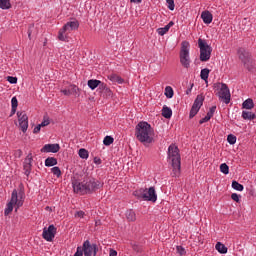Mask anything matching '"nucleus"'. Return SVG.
<instances>
[{
    "mask_svg": "<svg viewBox=\"0 0 256 256\" xmlns=\"http://www.w3.org/2000/svg\"><path fill=\"white\" fill-rule=\"evenodd\" d=\"M69 90L71 91V94H72V93H77V91H79V88L75 85H71Z\"/></svg>",
    "mask_w": 256,
    "mask_h": 256,
    "instance_id": "obj_48",
    "label": "nucleus"
},
{
    "mask_svg": "<svg viewBox=\"0 0 256 256\" xmlns=\"http://www.w3.org/2000/svg\"><path fill=\"white\" fill-rule=\"evenodd\" d=\"M255 117H256L255 114H253L252 112H249V111L242 112V118L247 119L248 121H253Z\"/></svg>",
    "mask_w": 256,
    "mask_h": 256,
    "instance_id": "obj_24",
    "label": "nucleus"
},
{
    "mask_svg": "<svg viewBox=\"0 0 256 256\" xmlns=\"http://www.w3.org/2000/svg\"><path fill=\"white\" fill-rule=\"evenodd\" d=\"M126 218L128 221H131V222L137 221V216L133 210H128L126 212Z\"/></svg>",
    "mask_w": 256,
    "mask_h": 256,
    "instance_id": "obj_26",
    "label": "nucleus"
},
{
    "mask_svg": "<svg viewBox=\"0 0 256 256\" xmlns=\"http://www.w3.org/2000/svg\"><path fill=\"white\" fill-rule=\"evenodd\" d=\"M243 109H253L255 107V104L253 103V99L248 98L245 100L242 104Z\"/></svg>",
    "mask_w": 256,
    "mask_h": 256,
    "instance_id": "obj_22",
    "label": "nucleus"
},
{
    "mask_svg": "<svg viewBox=\"0 0 256 256\" xmlns=\"http://www.w3.org/2000/svg\"><path fill=\"white\" fill-rule=\"evenodd\" d=\"M162 115L165 117V119H171L173 116V110L167 106H163L162 108Z\"/></svg>",
    "mask_w": 256,
    "mask_h": 256,
    "instance_id": "obj_21",
    "label": "nucleus"
},
{
    "mask_svg": "<svg viewBox=\"0 0 256 256\" xmlns=\"http://www.w3.org/2000/svg\"><path fill=\"white\" fill-rule=\"evenodd\" d=\"M241 198V196H239L237 193H233L232 195H231V199L233 200V201H235L236 203H239V199Z\"/></svg>",
    "mask_w": 256,
    "mask_h": 256,
    "instance_id": "obj_45",
    "label": "nucleus"
},
{
    "mask_svg": "<svg viewBox=\"0 0 256 256\" xmlns=\"http://www.w3.org/2000/svg\"><path fill=\"white\" fill-rule=\"evenodd\" d=\"M220 171L221 173H224V175H229V166L225 163L221 164Z\"/></svg>",
    "mask_w": 256,
    "mask_h": 256,
    "instance_id": "obj_36",
    "label": "nucleus"
},
{
    "mask_svg": "<svg viewBox=\"0 0 256 256\" xmlns=\"http://www.w3.org/2000/svg\"><path fill=\"white\" fill-rule=\"evenodd\" d=\"M57 233V228L55 227V225H50L48 228L45 227L43 229V233H42V237L43 239H45V241H53V239H55V235Z\"/></svg>",
    "mask_w": 256,
    "mask_h": 256,
    "instance_id": "obj_13",
    "label": "nucleus"
},
{
    "mask_svg": "<svg viewBox=\"0 0 256 256\" xmlns=\"http://www.w3.org/2000/svg\"><path fill=\"white\" fill-rule=\"evenodd\" d=\"M31 33H33V26H30L28 29V37L31 39Z\"/></svg>",
    "mask_w": 256,
    "mask_h": 256,
    "instance_id": "obj_51",
    "label": "nucleus"
},
{
    "mask_svg": "<svg viewBox=\"0 0 256 256\" xmlns=\"http://www.w3.org/2000/svg\"><path fill=\"white\" fill-rule=\"evenodd\" d=\"M83 254H84L83 248L81 246H78L74 256H83Z\"/></svg>",
    "mask_w": 256,
    "mask_h": 256,
    "instance_id": "obj_43",
    "label": "nucleus"
},
{
    "mask_svg": "<svg viewBox=\"0 0 256 256\" xmlns=\"http://www.w3.org/2000/svg\"><path fill=\"white\" fill-rule=\"evenodd\" d=\"M78 155L81 159H89V152L85 148H81Z\"/></svg>",
    "mask_w": 256,
    "mask_h": 256,
    "instance_id": "obj_31",
    "label": "nucleus"
},
{
    "mask_svg": "<svg viewBox=\"0 0 256 256\" xmlns=\"http://www.w3.org/2000/svg\"><path fill=\"white\" fill-rule=\"evenodd\" d=\"M15 113H17V108H12L11 115H15Z\"/></svg>",
    "mask_w": 256,
    "mask_h": 256,
    "instance_id": "obj_54",
    "label": "nucleus"
},
{
    "mask_svg": "<svg viewBox=\"0 0 256 256\" xmlns=\"http://www.w3.org/2000/svg\"><path fill=\"white\" fill-rule=\"evenodd\" d=\"M136 138L140 143H152L153 141V128L147 122H140L136 126Z\"/></svg>",
    "mask_w": 256,
    "mask_h": 256,
    "instance_id": "obj_3",
    "label": "nucleus"
},
{
    "mask_svg": "<svg viewBox=\"0 0 256 256\" xmlns=\"http://www.w3.org/2000/svg\"><path fill=\"white\" fill-rule=\"evenodd\" d=\"M63 28H64V31H66L67 33H71V31H75L79 29V22L77 21L68 22L63 26Z\"/></svg>",
    "mask_w": 256,
    "mask_h": 256,
    "instance_id": "obj_16",
    "label": "nucleus"
},
{
    "mask_svg": "<svg viewBox=\"0 0 256 256\" xmlns=\"http://www.w3.org/2000/svg\"><path fill=\"white\" fill-rule=\"evenodd\" d=\"M94 163H96V164L100 165V163H101V159H99V158H95V159H94Z\"/></svg>",
    "mask_w": 256,
    "mask_h": 256,
    "instance_id": "obj_53",
    "label": "nucleus"
},
{
    "mask_svg": "<svg viewBox=\"0 0 256 256\" xmlns=\"http://www.w3.org/2000/svg\"><path fill=\"white\" fill-rule=\"evenodd\" d=\"M109 256H117V252L114 249H110Z\"/></svg>",
    "mask_w": 256,
    "mask_h": 256,
    "instance_id": "obj_52",
    "label": "nucleus"
},
{
    "mask_svg": "<svg viewBox=\"0 0 256 256\" xmlns=\"http://www.w3.org/2000/svg\"><path fill=\"white\" fill-rule=\"evenodd\" d=\"M51 121L49 120V116L45 115L43 121L39 124L42 127H47Z\"/></svg>",
    "mask_w": 256,
    "mask_h": 256,
    "instance_id": "obj_39",
    "label": "nucleus"
},
{
    "mask_svg": "<svg viewBox=\"0 0 256 256\" xmlns=\"http://www.w3.org/2000/svg\"><path fill=\"white\" fill-rule=\"evenodd\" d=\"M51 173H53V175H55L56 177H61V169L57 166L51 168Z\"/></svg>",
    "mask_w": 256,
    "mask_h": 256,
    "instance_id": "obj_37",
    "label": "nucleus"
},
{
    "mask_svg": "<svg viewBox=\"0 0 256 256\" xmlns=\"http://www.w3.org/2000/svg\"><path fill=\"white\" fill-rule=\"evenodd\" d=\"M198 46L200 49V61L207 62L211 59V53L213 52V48L207 44L203 39H198Z\"/></svg>",
    "mask_w": 256,
    "mask_h": 256,
    "instance_id": "obj_6",
    "label": "nucleus"
},
{
    "mask_svg": "<svg viewBox=\"0 0 256 256\" xmlns=\"http://www.w3.org/2000/svg\"><path fill=\"white\" fill-rule=\"evenodd\" d=\"M0 9H11V0H0Z\"/></svg>",
    "mask_w": 256,
    "mask_h": 256,
    "instance_id": "obj_27",
    "label": "nucleus"
},
{
    "mask_svg": "<svg viewBox=\"0 0 256 256\" xmlns=\"http://www.w3.org/2000/svg\"><path fill=\"white\" fill-rule=\"evenodd\" d=\"M215 111H217V106H212L208 113H207V117H209L210 119L215 115Z\"/></svg>",
    "mask_w": 256,
    "mask_h": 256,
    "instance_id": "obj_38",
    "label": "nucleus"
},
{
    "mask_svg": "<svg viewBox=\"0 0 256 256\" xmlns=\"http://www.w3.org/2000/svg\"><path fill=\"white\" fill-rule=\"evenodd\" d=\"M24 201H25V197L23 192L18 193L17 190L14 189L12 191L10 203L12 205H16L17 209H19V207H23Z\"/></svg>",
    "mask_w": 256,
    "mask_h": 256,
    "instance_id": "obj_11",
    "label": "nucleus"
},
{
    "mask_svg": "<svg viewBox=\"0 0 256 256\" xmlns=\"http://www.w3.org/2000/svg\"><path fill=\"white\" fill-rule=\"evenodd\" d=\"M31 163H33V156L31 154H28L24 161V171L25 175H29L31 173Z\"/></svg>",
    "mask_w": 256,
    "mask_h": 256,
    "instance_id": "obj_15",
    "label": "nucleus"
},
{
    "mask_svg": "<svg viewBox=\"0 0 256 256\" xmlns=\"http://www.w3.org/2000/svg\"><path fill=\"white\" fill-rule=\"evenodd\" d=\"M75 219H83V217H85V212L80 210L75 212L74 214Z\"/></svg>",
    "mask_w": 256,
    "mask_h": 256,
    "instance_id": "obj_40",
    "label": "nucleus"
},
{
    "mask_svg": "<svg viewBox=\"0 0 256 256\" xmlns=\"http://www.w3.org/2000/svg\"><path fill=\"white\" fill-rule=\"evenodd\" d=\"M215 249L216 251H218V253H222V254L227 253V247L221 242L216 243Z\"/></svg>",
    "mask_w": 256,
    "mask_h": 256,
    "instance_id": "obj_23",
    "label": "nucleus"
},
{
    "mask_svg": "<svg viewBox=\"0 0 256 256\" xmlns=\"http://www.w3.org/2000/svg\"><path fill=\"white\" fill-rule=\"evenodd\" d=\"M61 93H63V95L69 96V95H71V90L64 89V90H61Z\"/></svg>",
    "mask_w": 256,
    "mask_h": 256,
    "instance_id": "obj_49",
    "label": "nucleus"
},
{
    "mask_svg": "<svg viewBox=\"0 0 256 256\" xmlns=\"http://www.w3.org/2000/svg\"><path fill=\"white\" fill-rule=\"evenodd\" d=\"M41 125L40 124H38L35 128H34V130H33V133H39V131H41Z\"/></svg>",
    "mask_w": 256,
    "mask_h": 256,
    "instance_id": "obj_50",
    "label": "nucleus"
},
{
    "mask_svg": "<svg viewBox=\"0 0 256 256\" xmlns=\"http://www.w3.org/2000/svg\"><path fill=\"white\" fill-rule=\"evenodd\" d=\"M135 195L141 197L144 201H152V203L157 201V192H155L154 187H150L149 189H140L138 192H135Z\"/></svg>",
    "mask_w": 256,
    "mask_h": 256,
    "instance_id": "obj_7",
    "label": "nucleus"
},
{
    "mask_svg": "<svg viewBox=\"0 0 256 256\" xmlns=\"http://www.w3.org/2000/svg\"><path fill=\"white\" fill-rule=\"evenodd\" d=\"M19 127L22 133H27V129H29V117L25 112H17Z\"/></svg>",
    "mask_w": 256,
    "mask_h": 256,
    "instance_id": "obj_10",
    "label": "nucleus"
},
{
    "mask_svg": "<svg viewBox=\"0 0 256 256\" xmlns=\"http://www.w3.org/2000/svg\"><path fill=\"white\" fill-rule=\"evenodd\" d=\"M189 42L184 41L181 44L180 50V63L184 69H189L191 67V57L189 56Z\"/></svg>",
    "mask_w": 256,
    "mask_h": 256,
    "instance_id": "obj_5",
    "label": "nucleus"
},
{
    "mask_svg": "<svg viewBox=\"0 0 256 256\" xmlns=\"http://www.w3.org/2000/svg\"><path fill=\"white\" fill-rule=\"evenodd\" d=\"M143 0H131V3H141Z\"/></svg>",
    "mask_w": 256,
    "mask_h": 256,
    "instance_id": "obj_55",
    "label": "nucleus"
},
{
    "mask_svg": "<svg viewBox=\"0 0 256 256\" xmlns=\"http://www.w3.org/2000/svg\"><path fill=\"white\" fill-rule=\"evenodd\" d=\"M7 81L10 82L12 85H15V83H17V77L8 76Z\"/></svg>",
    "mask_w": 256,
    "mask_h": 256,
    "instance_id": "obj_44",
    "label": "nucleus"
},
{
    "mask_svg": "<svg viewBox=\"0 0 256 256\" xmlns=\"http://www.w3.org/2000/svg\"><path fill=\"white\" fill-rule=\"evenodd\" d=\"M168 159L172 163V177H179L181 175V155L179 148L175 144L168 147Z\"/></svg>",
    "mask_w": 256,
    "mask_h": 256,
    "instance_id": "obj_2",
    "label": "nucleus"
},
{
    "mask_svg": "<svg viewBox=\"0 0 256 256\" xmlns=\"http://www.w3.org/2000/svg\"><path fill=\"white\" fill-rule=\"evenodd\" d=\"M227 141L230 145H235V143H237V137H235V135L233 134H229L227 137Z\"/></svg>",
    "mask_w": 256,
    "mask_h": 256,
    "instance_id": "obj_35",
    "label": "nucleus"
},
{
    "mask_svg": "<svg viewBox=\"0 0 256 256\" xmlns=\"http://www.w3.org/2000/svg\"><path fill=\"white\" fill-rule=\"evenodd\" d=\"M177 253H179V255L183 256L185 255V248H183L182 246H177Z\"/></svg>",
    "mask_w": 256,
    "mask_h": 256,
    "instance_id": "obj_46",
    "label": "nucleus"
},
{
    "mask_svg": "<svg viewBox=\"0 0 256 256\" xmlns=\"http://www.w3.org/2000/svg\"><path fill=\"white\" fill-rule=\"evenodd\" d=\"M113 141H115V139H113V137L106 136L103 140V144L106 145V147H109V145H113Z\"/></svg>",
    "mask_w": 256,
    "mask_h": 256,
    "instance_id": "obj_34",
    "label": "nucleus"
},
{
    "mask_svg": "<svg viewBox=\"0 0 256 256\" xmlns=\"http://www.w3.org/2000/svg\"><path fill=\"white\" fill-rule=\"evenodd\" d=\"M54 165H57V158L48 157L45 160V166L46 167H54Z\"/></svg>",
    "mask_w": 256,
    "mask_h": 256,
    "instance_id": "obj_25",
    "label": "nucleus"
},
{
    "mask_svg": "<svg viewBox=\"0 0 256 256\" xmlns=\"http://www.w3.org/2000/svg\"><path fill=\"white\" fill-rule=\"evenodd\" d=\"M203 101L204 98L201 95H198L192 105V108L190 110V119H193V117H195V115H197V113H199V109H201V107H203Z\"/></svg>",
    "mask_w": 256,
    "mask_h": 256,
    "instance_id": "obj_12",
    "label": "nucleus"
},
{
    "mask_svg": "<svg viewBox=\"0 0 256 256\" xmlns=\"http://www.w3.org/2000/svg\"><path fill=\"white\" fill-rule=\"evenodd\" d=\"M173 25H175V23L173 21H170L165 27L158 28L156 31H157L158 35L163 37V35H165L166 33L169 32V29H171L173 27Z\"/></svg>",
    "mask_w": 256,
    "mask_h": 256,
    "instance_id": "obj_18",
    "label": "nucleus"
},
{
    "mask_svg": "<svg viewBox=\"0 0 256 256\" xmlns=\"http://www.w3.org/2000/svg\"><path fill=\"white\" fill-rule=\"evenodd\" d=\"M201 19L203 20V23L209 25L213 22V14H211L209 11H203L201 14Z\"/></svg>",
    "mask_w": 256,
    "mask_h": 256,
    "instance_id": "obj_17",
    "label": "nucleus"
},
{
    "mask_svg": "<svg viewBox=\"0 0 256 256\" xmlns=\"http://www.w3.org/2000/svg\"><path fill=\"white\" fill-rule=\"evenodd\" d=\"M11 105H12V108L17 109V107H18V105H19V101L17 100V97L14 96V97L11 99Z\"/></svg>",
    "mask_w": 256,
    "mask_h": 256,
    "instance_id": "obj_41",
    "label": "nucleus"
},
{
    "mask_svg": "<svg viewBox=\"0 0 256 256\" xmlns=\"http://www.w3.org/2000/svg\"><path fill=\"white\" fill-rule=\"evenodd\" d=\"M238 57L242 61L245 69L248 71H253L255 69V60L251 58V54L245 48H240L238 50Z\"/></svg>",
    "mask_w": 256,
    "mask_h": 256,
    "instance_id": "obj_4",
    "label": "nucleus"
},
{
    "mask_svg": "<svg viewBox=\"0 0 256 256\" xmlns=\"http://www.w3.org/2000/svg\"><path fill=\"white\" fill-rule=\"evenodd\" d=\"M108 79L109 81H112V83H118V85H123V83H125V80H123V78L117 74H110Z\"/></svg>",
    "mask_w": 256,
    "mask_h": 256,
    "instance_id": "obj_20",
    "label": "nucleus"
},
{
    "mask_svg": "<svg viewBox=\"0 0 256 256\" xmlns=\"http://www.w3.org/2000/svg\"><path fill=\"white\" fill-rule=\"evenodd\" d=\"M167 3H168V9H170V11H174L175 10V1L167 0Z\"/></svg>",
    "mask_w": 256,
    "mask_h": 256,
    "instance_id": "obj_42",
    "label": "nucleus"
},
{
    "mask_svg": "<svg viewBox=\"0 0 256 256\" xmlns=\"http://www.w3.org/2000/svg\"><path fill=\"white\" fill-rule=\"evenodd\" d=\"M232 188H234L235 191H243V189H245V187H243V184H240L237 181L232 182Z\"/></svg>",
    "mask_w": 256,
    "mask_h": 256,
    "instance_id": "obj_32",
    "label": "nucleus"
},
{
    "mask_svg": "<svg viewBox=\"0 0 256 256\" xmlns=\"http://www.w3.org/2000/svg\"><path fill=\"white\" fill-rule=\"evenodd\" d=\"M211 118L209 116H205L204 118H202L200 121H199V124L200 125H203V123H207L208 121H210Z\"/></svg>",
    "mask_w": 256,
    "mask_h": 256,
    "instance_id": "obj_47",
    "label": "nucleus"
},
{
    "mask_svg": "<svg viewBox=\"0 0 256 256\" xmlns=\"http://www.w3.org/2000/svg\"><path fill=\"white\" fill-rule=\"evenodd\" d=\"M209 73H210L209 69L207 68L202 69L200 72L201 79L203 81H207V79H209Z\"/></svg>",
    "mask_w": 256,
    "mask_h": 256,
    "instance_id": "obj_30",
    "label": "nucleus"
},
{
    "mask_svg": "<svg viewBox=\"0 0 256 256\" xmlns=\"http://www.w3.org/2000/svg\"><path fill=\"white\" fill-rule=\"evenodd\" d=\"M12 212H13V204L11 202H8L4 210V215L7 217V215L11 214Z\"/></svg>",
    "mask_w": 256,
    "mask_h": 256,
    "instance_id": "obj_33",
    "label": "nucleus"
},
{
    "mask_svg": "<svg viewBox=\"0 0 256 256\" xmlns=\"http://www.w3.org/2000/svg\"><path fill=\"white\" fill-rule=\"evenodd\" d=\"M218 97L219 99L224 101L226 105H229V103L231 102V92L229 91V87L227 86V84L222 83L220 85V89L218 91Z\"/></svg>",
    "mask_w": 256,
    "mask_h": 256,
    "instance_id": "obj_8",
    "label": "nucleus"
},
{
    "mask_svg": "<svg viewBox=\"0 0 256 256\" xmlns=\"http://www.w3.org/2000/svg\"><path fill=\"white\" fill-rule=\"evenodd\" d=\"M59 144H46L41 148V153H59Z\"/></svg>",
    "mask_w": 256,
    "mask_h": 256,
    "instance_id": "obj_14",
    "label": "nucleus"
},
{
    "mask_svg": "<svg viewBox=\"0 0 256 256\" xmlns=\"http://www.w3.org/2000/svg\"><path fill=\"white\" fill-rule=\"evenodd\" d=\"M164 95L167 97V99H173V88L171 86H166Z\"/></svg>",
    "mask_w": 256,
    "mask_h": 256,
    "instance_id": "obj_28",
    "label": "nucleus"
},
{
    "mask_svg": "<svg viewBox=\"0 0 256 256\" xmlns=\"http://www.w3.org/2000/svg\"><path fill=\"white\" fill-rule=\"evenodd\" d=\"M67 30L65 28H62L58 33V39L59 41H67Z\"/></svg>",
    "mask_w": 256,
    "mask_h": 256,
    "instance_id": "obj_29",
    "label": "nucleus"
},
{
    "mask_svg": "<svg viewBox=\"0 0 256 256\" xmlns=\"http://www.w3.org/2000/svg\"><path fill=\"white\" fill-rule=\"evenodd\" d=\"M100 85L102 87L104 85L103 82H101V80H97V79L88 80V87L92 89V91H95V89H97V87H99Z\"/></svg>",
    "mask_w": 256,
    "mask_h": 256,
    "instance_id": "obj_19",
    "label": "nucleus"
},
{
    "mask_svg": "<svg viewBox=\"0 0 256 256\" xmlns=\"http://www.w3.org/2000/svg\"><path fill=\"white\" fill-rule=\"evenodd\" d=\"M101 187H103V184L91 177L84 178L82 182L73 183L74 192L79 193L80 195L95 193V191H97V189H101Z\"/></svg>",
    "mask_w": 256,
    "mask_h": 256,
    "instance_id": "obj_1",
    "label": "nucleus"
},
{
    "mask_svg": "<svg viewBox=\"0 0 256 256\" xmlns=\"http://www.w3.org/2000/svg\"><path fill=\"white\" fill-rule=\"evenodd\" d=\"M82 251H84V256H96L99 248L97 244H91L89 240H86L83 243Z\"/></svg>",
    "mask_w": 256,
    "mask_h": 256,
    "instance_id": "obj_9",
    "label": "nucleus"
}]
</instances>
